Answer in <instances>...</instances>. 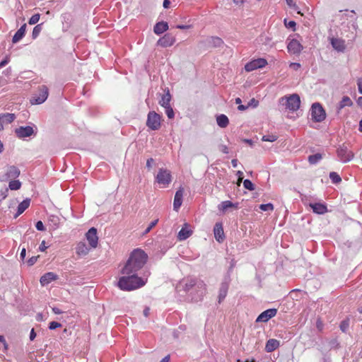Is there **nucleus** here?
<instances>
[{
    "label": "nucleus",
    "mask_w": 362,
    "mask_h": 362,
    "mask_svg": "<svg viewBox=\"0 0 362 362\" xmlns=\"http://www.w3.org/2000/svg\"><path fill=\"white\" fill-rule=\"evenodd\" d=\"M147 255L141 249L134 250L122 269V274H136L147 262Z\"/></svg>",
    "instance_id": "obj_1"
},
{
    "label": "nucleus",
    "mask_w": 362,
    "mask_h": 362,
    "mask_svg": "<svg viewBox=\"0 0 362 362\" xmlns=\"http://www.w3.org/2000/svg\"><path fill=\"white\" fill-rule=\"evenodd\" d=\"M119 278L117 286L123 291H132L144 286L146 281L136 274H124Z\"/></svg>",
    "instance_id": "obj_2"
},
{
    "label": "nucleus",
    "mask_w": 362,
    "mask_h": 362,
    "mask_svg": "<svg viewBox=\"0 0 362 362\" xmlns=\"http://www.w3.org/2000/svg\"><path fill=\"white\" fill-rule=\"evenodd\" d=\"M195 289L197 295L192 298V300L198 302L201 300L206 291V285L202 281H197L194 279H187L183 285L185 291L188 292L192 289Z\"/></svg>",
    "instance_id": "obj_3"
},
{
    "label": "nucleus",
    "mask_w": 362,
    "mask_h": 362,
    "mask_svg": "<svg viewBox=\"0 0 362 362\" xmlns=\"http://www.w3.org/2000/svg\"><path fill=\"white\" fill-rule=\"evenodd\" d=\"M280 103H283L286 108L290 111L295 112L298 110L300 105V99L298 94H292L288 97H282L279 100Z\"/></svg>",
    "instance_id": "obj_4"
},
{
    "label": "nucleus",
    "mask_w": 362,
    "mask_h": 362,
    "mask_svg": "<svg viewBox=\"0 0 362 362\" xmlns=\"http://www.w3.org/2000/svg\"><path fill=\"white\" fill-rule=\"evenodd\" d=\"M311 116L313 120L316 122H321L325 119V110L319 103H315L312 105Z\"/></svg>",
    "instance_id": "obj_5"
},
{
    "label": "nucleus",
    "mask_w": 362,
    "mask_h": 362,
    "mask_svg": "<svg viewBox=\"0 0 362 362\" xmlns=\"http://www.w3.org/2000/svg\"><path fill=\"white\" fill-rule=\"evenodd\" d=\"M48 88L45 86H42L37 93L33 95L30 99V103L33 105H40L43 103L48 97Z\"/></svg>",
    "instance_id": "obj_6"
},
{
    "label": "nucleus",
    "mask_w": 362,
    "mask_h": 362,
    "mask_svg": "<svg viewBox=\"0 0 362 362\" xmlns=\"http://www.w3.org/2000/svg\"><path fill=\"white\" fill-rule=\"evenodd\" d=\"M146 126L151 130H158L160 127V116L154 111L149 112Z\"/></svg>",
    "instance_id": "obj_7"
},
{
    "label": "nucleus",
    "mask_w": 362,
    "mask_h": 362,
    "mask_svg": "<svg viewBox=\"0 0 362 362\" xmlns=\"http://www.w3.org/2000/svg\"><path fill=\"white\" fill-rule=\"evenodd\" d=\"M157 182L163 185L164 187L168 186L172 181V176L170 172L164 168H160L156 177Z\"/></svg>",
    "instance_id": "obj_8"
},
{
    "label": "nucleus",
    "mask_w": 362,
    "mask_h": 362,
    "mask_svg": "<svg viewBox=\"0 0 362 362\" xmlns=\"http://www.w3.org/2000/svg\"><path fill=\"white\" fill-rule=\"evenodd\" d=\"M337 153L339 160L343 163L349 162L354 156V153L351 151H349L344 144L339 146L337 148Z\"/></svg>",
    "instance_id": "obj_9"
},
{
    "label": "nucleus",
    "mask_w": 362,
    "mask_h": 362,
    "mask_svg": "<svg viewBox=\"0 0 362 362\" xmlns=\"http://www.w3.org/2000/svg\"><path fill=\"white\" fill-rule=\"evenodd\" d=\"M267 64V62L265 59L259 58L257 59L252 60L247 62L245 65V69L246 71L250 72L255 69L264 67Z\"/></svg>",
    "instance_id": "obj_10"
},
{
    "label": "nucleus",
    "mask_w": 362,
    "mask_h": 362,
    "mask_svg": "<svg viewBox=\"0 0 362 362\" xmlns=\"http://www.w3.org/2000/svg\"><path fill=\"white\" fill-rule=\"evenodd\" d=\"M230 281V279L228 275L224 277L223 281L221 284L218 297L219 303H221L227 296Z\"/></svg>",
    "instance_id": "obj_11"
},
{
    "label": "nucleus",
    "mask_w": 362,
    "mask_h": 362,
    "mask_svg": "<svg viewBox=\"0 0 362 362\" xmlns=\"http://www.w3.org/2000/svg\"><path fill=\"white\" fill-rule=\"evenodd\" d=\"M175 42V37L171 33H166L157 41V45L162 47L172 46Z\"/></svg>",
    "instance_id": "obj_12"
},
{
    "label": "nucleus",
    "mask_w": 362,
    "mask_h": 362,
    "mask_svg": "<svg viewBox=\"0 0 362 362\" xmlns=\"http://www.w3.org/2000/svg\"><path fill=\"white\" fill-rule=\"evenodd\" d=\"M277 313L275 308L267 309L263 311L256 319L257 322H267Z\"/></svg>",
    "instance_id": "obj_13"
},
{
    "label": "nucleus",
    "mask_w": 362,
    "mask_h": 362,
    "mask_svg": "<svg viewBox=\"0 0 362 362\" xmlns=\"http://www.w3.org/2000/svg\"><path fill=\"white\" fill-rule=\"evenodd\" d=\"M86 236L90 245L93 248L96 247L98 241V237L97 235V229L95 228L94 227H92L86 233Z\"/></svg>",
    "instance_id": "obj_14"
},
{
    "label": "nucleus",
    "mask_w": 362,
    "mask_h": 362,
    "mask_svg": "<svg viewBox=\"0 0 362 362\" xmlns=\"http://www.w3.org/2000/svg\"><path fill=\"white\" fill-rule=\"evenodd\" d=\"M15 133L18 138H25L34 134L33 128L30 126L20 127L15 129Z\"/></svg>",
    "instance_id": "obj_15"
},
{
    "label": "nucleus",
    "mask_w": 362,
    "mask_h": 362,
    "mask_svg": "<svg viewBox=\"0 0 362 362\" xmlns=\"http://www.w3.org/2000/svg\"><path fill=\"white\" fill-rule=\"evenodd\" d=\"M20 170L15 165L8 166L4 178L1 181H6L8 179H16L20 175Z\"/></svg>",
    "instance_id": "obj_16"
},
{
    "label": "nucleus",
    "mask_w": 362,
    "mask_h": 362,
    "mask_svg": "<svg viewBox=\"0 0 362 362\" xmlns=\"http://www.w3.org/2000/svg\"><path fill=\"white\" fill-rule=\"evenodd\" d=\"M183 194L184 189L182 187H180L175 192L173 202V209L176 211H178V209L180 208L182 205Z\"/></svg>",
    "instance_id": "obj_17"
},
{
    "label": "nucleus",
    "mask_w": 362,
    "mask_h": 362,
    "mask_svg": "<svg viewBox=\"0 0 362 362\" xmlns=\"http://www.w3.org/2000/svg\"><path fill=\"white\" fill-rule=\"evenodd\" d=\"M214 233L216 240L218 243H222L225 239L224 232L222 223H216L214 228Z\"/></svg>",
    "instance_id": "obj_18"
},
{
    "label": "nucleus",
    "mask_w": 362,
    "mask_h": 362,
    "mask_svg": "<svg viewBox=\"0 0 362 362\" xmlns=\"http://www.w3.org/2000/svg\"><path fill=\"white\" fill-rule=\"evenodd\" d=\"M16 119L15 114L4 113L0 114V131L4 129V124H11Z\"/></svg>",
    "instance_id": "obj_19"
},
{
    "label": "nucleus",
    "mask_w": 362,
    "mask_h": 362,
    "mask_svg": "<svg viewBox=\"0 0 362 362\" xmlns=\"http://www.w3.org/2000/svg\"><path fill=\"white\" fill-rule=\"evenodd\" d=\"M288 52L293 54H298L303 49V46L297 40H292L289 42L287 46Z\"/></svg>",
    "instance_id": "obj_20"
},
{
    "label": "nucleus",
    "mask_w": 362,
    "mask_h": 362,
    "mask_svg": "<svg viewBox=\"0 0 362 362\" xmlns=\"http://www.w3.org/2000/svg\"><path fill=\"white\" fill-rule=\"evenodd\" d=\"M57 279L58 276L54 272H47L41 276L40 281L42 286H45Z\"/></svg>",
    "instance_id": "obj_21"
},
{
    "label": "nucleus",
    "mask_w": 362,
    "mask_h": 362,
    "mask_svg": "<svg viewBox=\"0 0 362 362\" xmlns=\"http://www.w3.org/2000/svg\"><path fill=\"white\" fill-rule=\"evenodd\" d=\"M189 226L187 223L184 224V226L181 228L177 235V239L179 240H185L192 234V230L189 228Z\"/></svg>",
    "instance_id": "obj_22"
},
{
    "label": "nucleus",
    "mask_w": 362,
    "mask_h": 362,
    "mask_svg": "<svg viewBox=\"0 0 362 362\" xmlns=\"http://www.w3.org/2000/svg\"><path fill=\"white\" fill-rule=\"evenodd\" d=\"M331 44L333 48L338 52H344L346 49L345 41L340 38L332 37L331 39Z\"/></svg>",
    "instance_id": "obj_23"
},
{
    "label": "nucleus",
    "mask_w": 362,
    "mask_h": 362,
    "mask_svg": "<svg viewBox=\"0 0 362 362\" xmlns=\"http://www.w3.org/2000/svg\"><path fill=\"white\" fill-rule=\"evenodd\" d=\"M169 28L168 24L165 21H160L156 23L153 27V32L156 35H161Z\"/></svg>",
    "instance_id": "obj_24"
},
{
    "label": "nucleus",
    "mask_w": 362,
    "mask_h": 362,
    "mask_svg": "<svg viewBox=\"0 0 362 362\" xmlns=\"http://www.w3.org/2000/svg\"><path fill=\"white\" fill-rule=\"evenodd\" d=\"M310 208L313 212L317 214H324L327 211V206L322 203H310Z\"/></svg>",
    "instance_id": "obj_25"
},
{
    "label": "nucleus",
    "mask_w": 362,
    "mask_h": 362,
    "mask_svg": "<svg viewBox=\"0 0 362 362\" xmlns=\"http://www.w3.org/2000/svg\"><path fill=\"white\" fill-rule=\"evenodd\" d=\"M353 105V102L349 96H344L341 101L337 106V112L339 114L340 111L345 107H351Z\"/></svg>",
    "instance_id": "obj_26"
},
{
    "label": "nucleus",
    "mask_w": 362,
    "mask_h": 362,
    "mask_svg": "<svg viewBox=\"0 0 362 362\" xmlns=\"http://www.w3.org/2000/svg\"><path fill=\"white\" fill-rule=\"evenodd\" d=\"M30 199L27 198L21 202L18 206L17 213L15 214L14 218H17L23 214L30 206Z\"/></svg>",
    "instance_id": "obj_27"
},
{
    "label": "nucleus",
    "mask_w": 362,
    "mask_h": 362,
    "mask_svg": "<svg viewBox=\"0 0 362 362\" xmlns=\"http://www.w3.org/2000/svg\"><path fill=\"white\" fill-rule=\"evenodd\" d=\"M26 30V24L24 23L21 27L16 31L13 37L12 42L17 43L19 42L25 35Z\"/></svg>",
    "instance_id": "obj_28"
},
{
    "label": "nucleus",
    "mask_w": 362,
    "mask_h": 362,
    "mask_svg": "<svg viewBox=\"0 0 362 362\" xmlns=\"http://www.w3.org/2000/svg\"><path fill=\"white\" fill-rule=\"evenodd\" d=\"M280 345V343L278 340L275 339H269L265 346V350L267 352H272L275 349H276Z\"/></svg>",
    "instance_id": "obj_29"
},
{
    "label": "nucleus",
    "mask_w": 362,
    "mask_h": 362,
    "mask_svg": "<svg viewBox=\"0 0 362 362\" xmlns=\"http://www.w3.org/2000/svg\"><path fill=\"white\" fill-rule=\"evenodd\" d=\"M208 45L213 47H220L223 45V41L218 37H210L206 40Z\"/></svg>",
    "instance_id": "obj_30"
},
{
    "label": "nucleus",
    "mask_w": 362,
    "mask_h": 362,
    "mask_svg": "<svg viewBox=\"0 0 362 362\" xmlns=\"http://www.w3.org/2000/svg\"><path fill=\"white\" fill-rule=\"evenodd\" d=\"M171 100V95L170 93L169 90L168 89L165 94H163L161 97V99L159 100V104L162 107H165L167 106H170V102Z\"/></svg>",
    "instance_id": "obj_31"
},
{
    "label": "nucleus",
    "mask_w": 362,
    "mask_h": 362,
    "mask_svg": "<svg viewBox=\"0 0 362 362\" xmlns=\"http://www.w3.org/2000/svg\"><path fill=\"white\" fill-rule=\"evenodd\" d=\"M216 122L220 127L226 128L229 124V120L226 115L221 114L217 116Z\"/></svg>",
    "instance_id": "obj_32"
},
{
    "label": "nucleus",
    "mask_w": 362,
    "mask_h": 362,
    "mask_svg": "<svg viewBox=\"0 0 362 362\" xmlns=\"http://www.w3.org/2000/svg\"><path fill=\"white\" fill-rule=\"evenodd\" d=\"M76 253L79 255H86L88 254L89 249L84 243H79L76 246Z\"/></svg>",
    "instance_id": "obj_33"
},
{
    "label": "nucleus",
    "mask_w": 362,
    "mask_h": 362,
    "mask_svg": "<svg viewBox=\"0 0 362 362\" xmlns=\"http://www.w3.org/2000/svg\"><path fill=\"white\" fill-rule=\"evenodd\" d=\"M322 158V155L320 153L310 155L308 156V160L310 164L315 165L317 164L321 159Z\"/></svg>",
    "instance_id": "obj_34"
},
{
    "label": "nucleus",
    "mask_w": 362,
    "mask_h": 362,
    "mask_svg": "<svg viewBox=\"0 0 362 362\" xmlns=\"http://www.w3.org/2000/svg\"><path fill=\"white\" fill-rule=\"evenodd\" d=\"M230 207L238 208V204H233L230 201H224V202H222L218 206V209L220 210H223V211H225L228 208H230Z\"/></svg>",
    "instance_id": "obj_35"
},
{
    "label": "nucleus",
    "mask_w": 362,
    "mask_h": 362,
    "mask_svg": "<svg viewBox=\"0 0 362 362\" xmlns=\"http://www.w3.org/2000/svg\"><path fill=\"white\" fill-rule=\"evenodd\" d=\"M21 187V182L18 180H11L9 182L8 187L11 190H18Z\"/></svg>",
    "instance_id": "obj_36"
},
{
    "label": "nucleus",
    "mask_w": 362,
    "mask_h": 362,
    "mask_svg": "<svg viewBox=\"0 0 362 362\" xmlns=\"http://www.w3.org/2000/svg\"><path fill=\"white\" fill-rule=\"evenodd\" d=\"M42 30V23L37 24L35 25L33 30L32 37L33 39H36L40 35V32Z\"/></svg>",
    "instance_id": "obj_37"
},
{
    "label": "nucleus",
    "mask_w": 362,
    "mask_h": 362,
    "mask_svg": "<svg viewBox=\"0 0 362 362\" xmlns=\"http://www.w3.org/2000/svg\"><path fill=\"white\" fill-rule=\"evenodd\" d=\"M329 178L334 184H338L341 182V178L335 172H331L329 173Z\"/></svg>",
    "instance_id": "obj_38"
},
{
    "label": "nucleus",
    "mask_w": 362,
    "mask_h": 362,
    "mask_svg": "<svg viewBox=\"0 0 362 362\" xmlns=\"http://www.w3.org/2000/svg\"><path fill=\"white\" fill-rule=\"evenodd\" d=\"M243 186L245 189L250 191H252L255 189L254 184L250 180L247 179L243 181Z\"/></svg>",
    "instance_id": "obj_39"
},
{
    "label": "nucleus",
    "mask_w": 362,
    "mask_h": 362,
    "mask_svg": "<svg viewBox=\"0 0 362 362\" xmlns=\"http://www.w3.org/2000/svg\"><path fill=\"white\" fill-rule=\"evenodd\" d=\"M277 139V136L273 134L264 135L262 136V140L264 141L274 142Z\"/></svg>",
    "instance_id": "obj_40"
},
{
    "label": "nucleus",
    "mask_w": 362,
    "mask_h": 362,
    "mask_svg": "<svg viewBox=\"0 0 362 362\" xmlns=\"http://www.w3.org/2000/svg\"><path fill=\"white\" fill-rule=\"evenodd\" d=\"M259 209L262 210V211H273L274 209V206L271 203H268V204H261L259 206Z\"/></svg>",
    "instance_id": "obj_41"
},
{
    "label": "nucleus",
    "mask_w": 362,
    "mask_h": 362,
    "mask_svg": "<svg viewBox=\"0 0 362 362\" xmlns=\"http://www.w3.org/2000/svg\"><path fill=\"white\" fill-rule=\"evenodd\" d=\"M40 18V15L39 13L34 14L29 19L28 23L30 25H35L39 21Z\"/></svg>",
    "instance_id": "obj_42"
},
{
    "label": "nucleus",
    "mask_w": 362,
    "mask_h": 362,
    "mask_svg": "<svg viewBox=\"0 0 362 362\" xmlns=\"http://www.w3.org/2000/svg\"><path fill=\"white\" fill-rule=\"evenodd\" d=\"M164 108L165 110V113H166L169 119L174 118L175 114H174V111H173L172 107L170 105V106L165 107Z\"/></svg>",
    "instance_id": "obj_43"
},
{
    "label": "nucleus",
    "mask_w": 362,
    "mask_h": 362,
    "mask_svg": "<svg viewBox=\"0 0 362 362\" xmlns=\"http://www.w3.org/2000/svg\"><path fill=\"white\" fill-rule=\"evenodd\" d=\"M349 320H343L340 324V329L343 332H346L349 328Z\"/></svg>",
    "instance_id": "obj_44"
},
{
    "label": "nucleus",
    "mask_w": 362,
    "mask_h": 362,
    "mask_svg": "<svg viewBox=\"0 0 362 362\" xmlns=\"http://www.w3.org/2000/svg\"><path fill=\"white\" fill-rule=\"evenodd\" d=\"M286 1L287 4L290 7H292L295 11H297V13L298 14H300L301 16H303V13L298 10V6L295 3H293V0H286Z\"/></svg>",
    "instance_id": "obj_45"
},
{
    "label": "nucleus",
    "mask_w": 362,
    "mask_h": 362,
    "mask_svg": "<svg viewBox=\"0 0 362 362\" xmlns=\"http://www.w3.org/2000/svg\"><path fill=\"white\" fill-rule=\"evenodd\" d=\"M62 326V325L61 323L55 322V321H52L49 325V329H51V330H53V329H57L58 327H61Z\"/></svg>",
    "instance_id": "obj_46"
},
{
    "label": "nucleus",
    "mask_w": 362,
    "mask_h": 362,
    "mask_svg": "<svg viewBox=\"0 0 362 362\" xmlns=\"http://www.w3.org/2000/svg\"><path fill=\"white\" fill-rule=\"evenodd\" d=\"M158 221V220L156 219V220H154L153 221L151 222V223L146 228V229L145 230L144 233L147 234L148 233H149L151 231V230L157 224Z\"/></svg>",
    "instance_id": "obj_47"
},
{
    "label": "nucleus",
    "mask_w": 362,
    "mask_h": 362,
    "mask_svg": "<svg viewBox=\"0 0 362 362\" xmlns=\"http://www.w3.org/2000/svg\"><path fill=\"white\" fill-rule=\"evenodd\" d=\"M35 227L37 228V230H40V231H44L45 230V228L44 226V224L41 221H38L36 224H35Z\"/></svg>",
    "instance_id": "obj_48"
},
{
    "label": "nucleus",
    "mask_w": 362,
    "mask_h": 362,
    "mask_svg": "<svg viewBox=\"0 0 362 362\" xmlns=\"http://www.w3.org/2000/svg\"><path fill=\"white\" fill-rule=\"evenodd\" d=\"M259 104V102L258 100H255V98H252L247 103V106L248 107H257Z\"/></svg>",
    "instance_id": "obj_49"
},
{
    "label": "nucleus",
    "mask_w": 362,
    "mask_h": 362,
    "mask_svg": "<svg viewBox=\"0 0 362 362\" xmlns=\"http://www.w3.org/2000/svg\"><path fill=\"white\" fill-rule=\"evenodd\" d=\"M39 256H33L28 261L27 263L29 266H33L37 260Z\"/></svg>",
    "instance_id": "obj_50"
},
{
    "label": "nucleus",
    "mask_w": 362,
    "mask_h": 362,
    "mask_svg": "<svg viewBox=\"0 0 362 362\" xmlns=\"http://www.w3.org/2000/svg\"><path fill=\"white\" fill-rule=\"evenodd\" d=\"M284 23H285V25L287 27V28H293V30H294L295 28H296V23L295 21H289L288 23L286 22V20L285 19L284 20Z\"/></svg>",
    "instance_id": "obj_51"
},
{
    "label": "nucleus",
    "mask_w": 362,
    "mask_h": 362,
    "mask_svg": "<svg viewBox=\"0 0 362 362\" xmlns=\"http://www.w3.org/2000/svg\"><path fill=\"white\" fill-rule=\"evenodd\" d=\"M218 149H219V151H221L223 153L227 154V153H229L228 147L226 145H224V144H220L218 146Z\"/></svg>",
    "instance_id": "obj_52"
},
{
    "label": "nucleus",
    "mask_w": 362,
    "mask_h": 362,
    "mask_svg": "<svg viewBox=\"0 0 362 362\" xmlns=\"http://www.w3.org/2000/svg\"><path fill=\"white\" fill-rule=\"evenodd\" d=\"M155 163V160L153 158H150L147 160L146 161V168L148 169V170H151V168H152V165Z\"/></svg>",
    "instance_id": "obj_53"
},
{
    "label": "nucleus",
    "mask_w": 362,
    "mask_h": 362,
    "mask_svg": "<svg viewBox=\"0 0 362 362\" xmlns=\"http://www.w3.org/2000/svg\"><path fill=\"white\" fill-rule=\"evenodd\" d=\"M192 27V25H177L175 26L176 28L180 29V30H187L189 29Z\"/></svg>",
    "instance_id": "obj_54"
},
{
    "label": "nucleus",
    "mask_w": 362,
    "mask_h": 362,
    "mask_svg": "<svg viewBox=\"0 0 362 362\" xmlns=\"http://www.w3.org/2000/svg\"><path fill=\"white\" fill-rule=\"evenodd\" d=\"M8 189H5L4 191H1V193H0V199H4L7 197L8 196Z\"/></svg>",
    "instance_id": "obj_55"
},
{
    "label": "nucleus",
    "mask_w": 362,
    "mask_h": 362,
    "mask_svg": "<svg viewBox=\"0 0 362 362\" xmlns=\"http://www.w3.org/2000/svg\"><path fill=\"white\" fill-rule=\"evenodd\" d=\"M9 62V57H6L4 60L0 62V69L5 66Z\"/></svg>",
    "instance_id": "obj_56"
},
{
    "label": "nucleus",
    "mask_w": 362,
    "mask_h": 362,
    "mask_svg": "<svg viewBox=\"0 0 362 362\" xmlns=\"http://www.w3.org/2000/svg\"><path fill=\"white\" fill-rule=\"evenodd\" d=\"M357 86H358V92L361 94H362V79L361 78H358L357 80Z\"/></svg>",
    "instance_id": "obj_57"
},
{
    "label": "nucleus",
    "mask_w": 362,
    "mask_h": 362,
    "mask_svg": "<svg viewBox=\"0 0 362 362\" xmlns=\"http://www.w3.org/2000/svg\"><path fill=\"white\" fill-rule=\"evenodd\" d=\"M46 249L47 246L45 245V241L43 240L39 247V250L41 252H44Z\"/></svg>",
    "instance_id": "obj_58"
},
{
    "label": "nucleus",
    "mask_w": 362,
    "mask_h": 362,
    "mask_svg": "<svg viewBox=\"0 0 362 362\" xmlns=\"http://www.w3.org/2000/svg\"><path fill=\"white\" fill-rule=\"evenodd\" d=\"M290 67L294 70H298L300 67V64L299 63H291Z\"/></svg>",
    "instance_id": "obj_59"
},
{
    "label": "nucleus",
    "mask_w": 362,
    "mask_h": 362,
    "mask_svg": "<svg viewBox=\"0 0 362 362\" xmlns=\"http://www.w3.org/2000/svg\"><path fill=\"white\" fill-rule=\"evenodd\" d=\"M235 262L233 259H232V260L230 261V267H229V269H228V275H227V276H228V275L230 276V272L232 271V269H233V267H235Z\"/></svg>",
    "instance_id": "obj_60"
},
{
    "label": "nucleus",
    "mask_w": 362,
    "mask_h": 362,
    "mask_svg": "<svg viewBox=\"0 0 362 362\" xmlns=\"http://www.w3.org/2000/svg\"><path fill=\"white\" fill-rule=\"evenodd\" d=\"M243 172H242V171L238 170V171L237 172V175L238 176V184H239V185H240V183L242 182V180H243Z\"/></svg>",
    "instance_id": "obj_61"
},
{
    "label": "nucleus",
    "mask_w": 362,
    "mask_h": 362,
    "mask_svg": "<svg viewBox=\"0 0 362 362\" xmlns=\"http://www.w3.org/2000/svg\"><path fill=\"white\" fill-rule=\"evenodd\" d=\"M35 337H36V333L35 332L34 329H32L30 331V339L31 341H33L35 339Z\"/></svg>",
    "instance_id": "obj_62"
},
{
    "label": "nucleus",
    "mask_w": 362,
    "mask_h": 362,
    "mask_svg": "<svg viewBox=\"0 0 362 362\" xmlns=\"http://www.w3.org/2000/svg\"><path fill=\"white\" fill-rule=\"evenodd\" d=\"M49 221H51L52 222H54V224L57 225L58 224V221H59V218L57 216H52L49 217Z\"/></svg>",
    "instance_id": "obj_63"
},
{
    "label": "nucleus",
    "mask_w": 362,
    "mask_h": 362,
    "mask_svg": "<svg viewBox=\"0 0 362 362\" xmlns=\"http://www.w3.org/2000/svg\"><path fill=\"white\" fill-rule=\"evenodd\" d=\"M52 311L54 314H57V315H59V314L62 313V311L56 307L52 308Z\"/></svg>",
    "instance_id": "obj_64"
}]
</instances>
